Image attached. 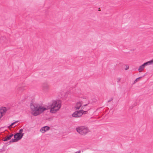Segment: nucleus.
<instances>
[{
  "mask_svg": "<svg viewBox=\"0 0 153 153\" xmlns=\"http://www.w3.org/2000/svg\"><path fill=\"white\" fill-rule=\"evenodd\" d=\"M120 79H121V78H117V82H119L120 81Z\"/></svg>",
  "mask_w": 153,
  "mask_h": 153,
  "instance_id": "18",
  "label": "nucleus"
},
{
  "mask_svg": "<svg viewBox=\"0 0 153 153\" xmlns=\"http://www.w3.org/2000/svg\"><path fill=\"white\" fill-rule=\"evenodd\" d=\"M19 122V121H15L14 122H13V123H12L11 125L9 126V128H10L11 127H12V126L14 125L15 124V123H17V122Z\"/></svg>",
  "mask_w": 153,
  "mask_h": 153,
  "instance_id": "13",
  "label": "nucleus"
},
{
  "mask_svg": "<svg viewBox=\"0 0 153 153\" xmlns=\"http://www.w3.org/2000/svg\"><path fill=\"white\" fill-rule=\"evenodd\" d=\"M13 136V134H12L10 135L7 136V137L4 138L3 141H7L9 140H10L11 138Z\"/></svg>",
  "mask_w": 153,
  "mask_h": 153,
  "instance_id": "11",
  "label": "nucleus"
},
{
  "mask_svg": "<svg viewBox=\"0 0 153 153\" xmlns=\"http://www.w3.org/2000/svg\"><path fill=\"white\" fill-rule=\"evenodd\" d=\"M6 111L7 109L6 107H1L0 108V119L2 117Z\"/></svg>",
  "mask_w": 153,
  "mask_h": 153,
  "instance_id": "8",
  "label": "nucleus"
},
{
  "mask_svg": "<svg viewBox=\"0 0 153 153\" xmlns=\"http://www.w3.org/2000/svg\"><path fill=\"white\" fill-rule=\"evenodd\" d=\"M112 100H113L112 98H111V99L110 100H108V102H110V101H111Z\"/></svg>",
  "mask_w": 153,
  "mask_h": 153,
  "instance_id": "20",
  "label": "nucleus"
},
{
  "mask_svg": "<svg viewBox=\"0 0 153 153\" xmlns=\"http://www.w3.org/2000/svg\"><path fill=\"white\" fill-rule=\"evenodd\" d=\"M89 104V102H88V103L86 104L83 105H82L81 107V109L82 110L84 109L85 110H86V111H84L82 110H81V112L82 113V114H86L88 113V111L90 109V107H88V108H85V107L88 104Z\"/></svg>",
  "mask_w": 153,
  "mask_h": 153,
  "instance_id": "6",
  "label": "nucleus"
},
{
  "mask_svg": "<svg viewBox=\"0 0 153 153\" xmlns=\"http://www.w3.org/2000/svg\"><path fill=\"white\" fill-rule=\"evenodd\" d=\"M23 130L21 128L19 130V133H18L19 134H22V133L23 132Z\"/></svg>",
  "mask_w": 153,
  "mask_h": 153,
  "instance_id": "14",
  "label": "nucleus"
},
{
  "mask_svg": "<svg viewBox=\"0 0 153 153\" xmlns=\"http://www.w3.org/2000/svg\"><path fill=\"white\" fill-rule=\"evenodd\" d=\"M61 106V103L60 101L54 100L50 105V112L55 113L59 111Z\"/></svg>",
  "mask_w": 153,
  "mask_h": 153,
  "instance_id": "2",
  "label": "nucleus"
},
{
  "mask_svg": "<svg viewBox=\"0 0 153 153\" xmlns=\"http://www.w3.org/2000/svg\"><path fill=\"white\" fill-rule=\"evenodd\" d=\"M31 113L34 116H36L42 113L44 111L49 109L47 107L40 106L37 104L31 103L30 105Z\"/></svg>",
  "mask_w": 153,
  "mask_h": 153,
  "instance_id": "1",
  "label": "nucleus"
},
{
  "mask_svg": "<svg viewBox=\"0 0 153 153\" xmlns=\"http://www.w3.org/2000/svg\"><path fill=\"white\" fill-rule=\"evenodd\" d=\"M82 115V113L81 111H75L72 114L73 117H81Z\"/></svg>",
  "mask_w": 153,
  "mask_h": 153,
  "instance_id": "7",
  "label": "nucleus"
},
{
  "mask_svg": "<svg viewBox=\"0 0 153 153\" xmlns=\"http://www.w3.org/2000/svg\"><path fill=\"white\" fill-rule=\"evenodd\" d=\"M153 64V59L144 63L140 65L138 69V71L140 72L143 71L146 66L151 65Z\"/></svg>",
  "mask_w": 153,
  "mask_h": 153,
  "instance_id": "4",
  "label": "nucleus"
},
{
  "mask_svg": "<svg viewBox=\"0 0 153 153\" xmlns=\"http://www.w3.org/2000/svg\"><path fill=\"white\" fill-rule=\"evenodd\" d=\"M1 40H3L6 39V38L4 37H2L0 38Z\"/></svg>",
  "mask_w": 153,
  "mask_h": 153,
  "instance_id": "17",
  "label": "nucleus"
},
{
  "mask_svg": "<svg viewBox=\"0 0 153 153\" xmlns=\"http://www.w3.org/2000/svg\"><path fill=\"white\" fill-rule=\"evenodd\" d=\"M24 134V133H22V134H20L18 133H16L14 135H13L14 138L11 139L10 141V142L13 143L17 142L22 137Z\"/></svg>",
  "mask_w": 153,
  "mask_h": 153,
  "instance_id": "5",
  "label": "nucleus"
},
{
  "mask_svg": "<svg viewBox=\"0 0 153 153\" xmlns=\"http://www.w3.org/2000/svg\"><path fill=\"white\" fill-rule=\"evenodd\" d=\"M76 130L79 133L82 135L85 134L89 132V130L88 128L84 126H81L76 128Z\"/></svg>",
  "mask_w": 153,
  "mask_h": 153,
  "instance_id": "3",
  "label": "nucleus"
},
{
  "mask_svg": "<svg viewBox=\"0 0 153 153\" xmlns=\"http://www.w3.org/2000/svg\"><path fill=\"white\" fill-rule=\"evenodd\" d=\"M50 128V127L48 126H45L41 128L40 129V131L42 133H44L45 132L48 131Z\"/></svg>",
  "mask_w": 153,
  "mask_h": 153,
  "instance_id": "9",
  "label": "nucleus"
},
{
  "mask_svg": "<svg viewBox=\"0 0 153 153\" xmlns=\"http://www.w3.org/2000/svg\"><path fill=\"white\" fill-rule=\"evenodd\" d=\"M141 77H138V78H137L134 81V82H137V80H138L140 78H141Z\"/></svg>",
  "mask_w": 153,
  "mask_h": 153,
  "instance_id": "15",
  "label": "nucleus"
},
{
  "mask_svg": "<svg viewBox=\"0 0 153 153\" xmlns=\"http://www.w3.org/2000/svg\"><path fill=\"white\" fill-rule=\"evenodd\" d=\"M43 88L44 90H47L49 88V85L47 84H45L43 85Z\"/></svg>",
  "mask_w": 153,
  "mask_h": 153,
  "instance_id": "12",
  "label": "nucleus"
},
{
  "mask_svg": "<svg viewBox=\"0 0 153 153\" xmlns=\"http://www.w3.org/2000/svg\"><path fill=\"white\" fill-rule=\"evenodd\" d=\"M82 102H78L75 106V108L76 109H79L80 107H81L82 105Z\"/></svg>",
  "mask_w": 153,
  "mask_h": 153,
  "instance_id": "10",
  "label": "nucleus"
},
{
  "mask_svg": "<svg viewBox=\"0 0 153 153\" xmlns=\"http://www.w3.org/2000/svg\"><path fill=\"white\" fill-rule=\"evenodd\" d=\"M77 93L79 94H81V90H78V91H76V92Z\"/></svg>",
  "mask_w": 153,
  "mask_h": 153,
  "instance_id": "16",
  "label": "nucleus"
},
{
  "mask_svg": "<svg viewBox=\"0 0 153 153\" xmlns=\"http://www.w3.org/2000/svg\"><path fill=\"white\" fill-rule=\"evenodd\" d=\"M128 68H129L128 66H127L126 67V68H125V70H127V69H128Z\"/></svg>",
  "mask_w": 153,
  "mask_h": 153,
  "instance_id": "19",
  "label": "nucleus"
}]
</instances>
